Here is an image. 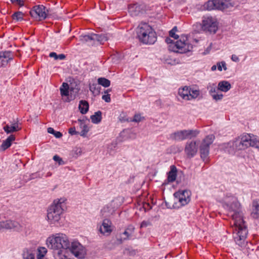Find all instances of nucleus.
Returning a JSON list of instances; mask_svg holds the SVG:
<instances>
[{"instance_id":"nucleus-41","label":"nucleus","mask_w":259,"mask_h":259,"mask_svg":"<svg viewBox=\"0 0 259 259\" xmlns=\"http://www.w3.org/2000/svg\"><path fill=\"white\" fill-rule=\"evenodd\" d=\"M23 259H35L34 254L27 250L23 253Z\"/></svg>"},{"instance_id":"nucleus-3","label":"nucleus","mask_w":259,"mask_h":259,"mask_svg":"<svg viewBox=\"0 0 259 259\" xmlns=\"http://www.w3.org/2000/svg\"><path fill=\"white\" fill-rule=\"evenodd\" d=\"M46 242L48 247L53 250V254L62 251H65L70 246L67 236L63 233L52 235L47 238Z\"/></svg>"},{"instance_id":"nucleus-18","label":"nucleus","mask_w":259,"mask_h":259,"mask_svg":"<svg viewBox=\"0 0 259 259\" xmlns=\"http://www.w3.org/2000/svg\"><path fill=\"white\" fill-rule=\"evenodd\" d=\"M111 224V223L109 220L104 219L102 225L100 227L99 231L100 233L103 234H109L112 231Z\"/></svg>"},{"instance_id":"nucleus-31","label":"nucleus","mask_w":259,"mask_h":259,"mask_svg":"<svg viewBox=\"0 0 259 259\" xmlns=\"http://www.w3.org/2000/svg\"><path fill=\"white\" fill-rule=\"evenodd\" d=\"M93 36L94 38V42L96 41L100 42V44H103L108 39L106 35L104 34L94 33Z\"/></svg>"},{"instance_id":"nucleus-5","label":"nucleus","mask_w":259,"mask_h":259,"mask_svg":"<svg viewBox=\"0 0 259 259\" xmlns=\"http://www.w3.org/2000/svg\"><path fill=\"white\" fill-rule=\"evenodd\" d=\"M61 200H55L48 209L47 218L50 224H54L57 226H61L60 221L61 215L63 211V201Z\"/></svg>"},{"instance_id":"nucleus-38","label":"nucleus","mask_w":259,"mask_h":259,"mask_svg":"<svg viewBox=\"0 0 259 259\" xmlns=\"http://www.w3.org/2000/svg\"><path fill=\"white\" fill-rule=\"evenodd\" d=\"M109 206H106L104 207L102 210H101V213L102 215L104 217H109L111 214H112V212L113 210H112V212L109 211Z\"/></svg>"},{"instance_id":"nucleus-61","label":"nucleus","mask_w":259,"mask_h":259,"mask_svg":"<svg viewBox=\"0 0 259 259\" xmlns=\"http://www.w3.org/2000/svg\"><path fill=\"white\" fill-rule=\"evenodd\" d=\"M165 206L168 208H171L170 205L169 204V203L167 202H165Z\"/></svg>"},{"instance_id":"nucleus-40","label":"nucleus","mask_w":259,"mask_h":259,"mask_svg":"<svg viewBox=\"0 0 259 259\" xmlns=\"http://www.w3.org/2000/svg\"><path fill=\"white\" fill-rule=\"evenodd\" d=\"M178 31L177 26H175L171 30L169 31V35L170 37H172L176 39L179 38V36L178 34H176V32Z\"/></svg>"},{"instance_id":"nucleus-42","label":"nucleus","mask_w":259,"mask_h":259,"mask_svg":"<svg viewBox=\"0 0 259 259\" xmlns=\"http://www.w3.org/2000/svg\"><path fill=\"white\" fill-rule=\"evenodd\" d=\"M216 65L218 69L220 71H222L223 68L224 70H226L227 69L226 63L225 61L218 62Z\"/></svg>"},{"instance_id":"nucleus-8","label":"nucleus","mask_w":259,"mask_h":259,"mask_svg":"<svg viewBox=\"0 0 259 259\" xmlns=\"http://www.w3.org/2000/svg\"><path fill=\"white\" fill-rule=\"evenodd\" d=\"M202 29L210 34H214L218 29V22L214 17L207 16L203 17L202 22Z\"/></svg>"},{"instance_id":"nucleus-22","label":"nucleus","mask_w":259,"mask_h":259,"mask_svg":"<svg viewBox=\"0 0 259 259\" xmlns=\"http://www.w3.org/2000/svg\"><path fill=\"white\" fill-rule=\"evenodd\" d=\"M231 88V84L230 83L226 80L221 81L219 82L218 85V89L219 90L223 92H227Z\"/></svg>"},{"instance_id":"nucleus-7","label":"nucleus","mask_w":259,"mask_h":259,"mask_svg":"<svg viewBox=\"0 0 259 259\" xmlns=\"http://www.w3.org/2000/svg\"><path fill=\"white\" fill-rule=\"evenodd\" d=\"M215 137L213 135H209L202 140L200 146V157L205 163L208 161L210 145L213 143Z\"/></svg>"},{"instance_id":"nucleus-57","label":"nucleus","mask_w":259,"mask_h":259,"mask_svg":"<svg viewBox=\"0 0 259 259\" xmlns=\"http://www.w3.org/2000/svg\"><path fill=\"white\" fill-rule=\"evenodd\" d=\"M42 252L44 253L41 254V256L44 257L45 256V254L47 253V250L46 248L45 247H42Z\"/></svg>"},{"instance_id":"nucleus-9","label":"nucleus","mask_w":259,"mask_h":259,"mask_svg":"<svg viewBox=\"0 0 259 259\" xmlns=\"http://www.w3.org/2000/svg\"><path fill=\"white\" fill-rule=\"evenodd\" d=\"M191 192L188 190H182L176 192L174 196L175 202H179L181 206H183L189 203L191 200Z\"/></svg>"},{"instance_id":"nucleus-37","label":"nucleus","mask_w":259,"mask_h":259,"mask_svg":"<svg viewBox=\"0 0 259 259\" xmlns=\"http://www.w3.org/2000/svg\"><path fill=\"white\" fill-rule=\"evenodd\" d=\"M94 33H91L89 34L81 36V40L82 41L90 42L93 41L94 42V38L93 36Z\"/></svg>"},{"instance_id":"nucleus-34","label":"nucleus","mask_w":259,"mask_h":259,"mask_svg":"<svg viewBox=\"0 0 259 259\" xmlns=\"http://www.w3.org/2000/svg\"><path fill=\"white\" fill-rule=\"evenodd\" d=\"M207 89L209 91V94L212 96V95L217 93V91L219 90L218 89V87H217L215 83H208L207 86Z\"/></svg>"},{"instance_id":"nucleus-44","label":"nucleus","mask_w":259,"mask_h":259,"mask_svg":"<svg viewBox=\"0 0 259 259\" xmlns=\"http://www.w3.org/2000/svg\"><path fill=\"white\" fill-rule=\"evenodd\" d=\"M250 142H254L253 143L256 144L255 145H250L249 146L254 147L255 148H259V140L257 139L256 137L252 135V136L250 135Z\"/></svg>"},{"instance_id":"nucleus-55","label":"nucleus","mask_w":259,"mask_h":259,"mask_svg":"<svg viewBox=\"0 0 259 259\" xmlns=\"http://www.w3.org/2000/svg\"><path fill=\"white\" fill-rule=\"evenodd\" d=\"M49 56L50 57L54 58L55 60H57L58 55L55 52H51L50 53Z\"/></svg>"},{"instance_id":"nucleus-23","label":"nucleus","mask_w":259,"mask_h":259,"mask_svg":"<svg viewBox=\"0 0 259 259\" xmlns=\"http://www.w3.org/2000/svg\"><path fill=\"white\" fill-rule=\"evenodd\" d=\"M190 88L187 86L183 88H180L178 91V94L184 100H189Z\"/></svg>"},{"instance_id":"nucleus-35","label":"nucleus","mask_w":259,"mask_h":259,"mask_svg":"<svg viewBox=\"0 0 259 259\" xmlns=\"http://www.w3.org/2000/svg\"><path fill=\"white\" fill-rule=\"evenodd\" d=\"M24 14L22 12L18 11L14 13L12 17L13 19L16 20L17 21H21L23 20Z\"/></svg>"},{"instance_id":"nucleus-51","label":"nucleus","mask_w":259,"mask_h":259,"mask_svg":"<svg viewBox=\"0 0 259 259\" xmlns=\"http://www.w3.org/2000/svg\"><path fill=\"white\" fill-rule=\"evenodd\" d=\"M143 208L144 209L145 211H146L147 210L151 209V206L148 203H144L143 204Z\"/></svg>"},{"instance_id":"nucleus-16","label":"nucleus","mask_w":259,"mask_h":259,"mask_svg":"<svg viewBox=\"0 0 259 259\" xmlns=\"http://www.w3.org/2000/svg\"><path fill=\"white\" fill-rule=\"evenodd\" d=\"M236 7V3L232 0H220L219 9L223 12L232 11Z\"/></svg>"},{"instance_id":"nucleus-49","label":"nucleus","mask_w":259,"mask_h":259,"mask_svg":"<svg viewBox=\"0 0 259 259\" xmlns=\"http://www.w3.org/2000/svg\"><path fill=\"white\" fill-rule=\"evenodd\" d=\"M102 98L107 103H109L111 101L110 95L109 94L103 95Z\"/></svg>"},{"instance_id":"nucleus-26","label":"nucleus","mask_w":259,"mask_h":259,"mask_svg":"<svg viewBox=\"0 0 259 259\" xmlns=\"http://www.w3.org/2000/svg\"><path fill=\"white\" fill-rule=\"evenodd\" d=\"M128 12L133 16H138L141 13V7L137 4L130 6L128 7Z\"/></svg>"},{"instance_id":"nucleus-19","label":"nucleus","mask_w":259,"mask_h":259,"mask_svg":"<svg viewBox=\"0 0 259 259\" xmlns=\"http://www.w3.org/2000/svg\"><path fill=\"white\" fill-rule=\"evenodd\" d=\"M220 0H208L204 4V8L208 11L220 10Z\"/></svg>"},{"instance_id":"nucleus-12","label":"nucleus","mask_w":259,"mask_h":259,"mask_svg":"<svg viewBox=\"0 0 259 259\" xmlns=\"http://www.w3.org/2000/svg\"><path fill=\"white\" fill-rule=\"evenodd\" d=\"M68 249L75 257L79 259L84 258L86 254L85 250L79 242H72Z\"/></svg>"},{"instance_id":"nucleus-29","label":"nucleus","mask_w":259,"mask_h":259,"mask_svg":"<svg viewBox=\"0 0 259 259\" xmlns=\"http://www.w3.org/2000/svg\"><path fill=\"white\" fill-rule=\"evenodd\" d=\"M251 214L254 219L259 217V203L257 201H253L252 202V211Z\"/></svg>"},{"instance_id":"nucleus-17","label":"nucleus","mask_w":259,"mask_h":259,"mask_svg":"<svg viewBox=\"0 0 259 259\" xmlns=\"http://www.w3.org/2000/svg\"><path fill=\"white\" fill-rule=\"evenodd\" d=\"M3 129L7 134H9L20 131L21 127L19 126L18 121L14 120L13 122H10V124L8 123L4 126Z\"/></svg>"},{"instance_id":"nucleus-2","label":"nucleus","mask_w":259,"mask_h":259,"mask_svg":"<svg viewBox=\"0 0 259 259\" xmlns=\"http://www.w3.org/2000/svg\"><path fill=\"white\" fill-rule=\"evenodd\" d=\"M250 142V134H245L236 138L234 141H230L220 145L221 150L229 154L234 155L237 151L245 150L250 145L256 144Z\"/></svg>"},{"instance_id":"nucleus-60","label":"nucleus","mask_w":259,"mask_h":259,"mask_svg":"<svg viewBox=\"0 0 259 259\" xmlns=\"http://www.w3.org/2000/svg\"><path fill=\"white\" fill-rule=\"evenodd\" d=\"M11 2L12 3H14L15 2H17V3H19V4H20V2H21V0H11Z\"/></svg>"},{"instance_id":"nucleus-56","label":"nucleus","mask_w":259,"mask_h":259,"mask_svg":"<svg viewBox=\"0 0 259 259\" xmlns=\"http://www.w3.org/2000/svg\"><path fill=\"white\" fill-rule=\"evenodd\" d=\"M47 131L49 133L53 134V135H54V134L55 133V132L56 131L52 127L48 128Z\"/></svg>"},{"instance_id":"nucleus-4","label":"nucleus","mask_w":259,"mask_h":259,"mask_svg":"<svg viewBox=\"0 0 259 259\" xmlns=\"http://www.w3.org/2000/svg\"><path fill=\"white\" fill-rule=\"evenodd\" d=\"M139 41L144 44L152 45L155 42L157 36L153 28L146 23H141L136 29Z\"/></svg>"},{"instance_id":"nucleus-43","label":"nucleus","mask_w":259,"mask_h":259,"mask_svg":"<svg viewBox=\"0 0 259 259\" xmlns=\"http://www.w3.org/2000/svg\"><path fill=\"white\" fill-rule=\"evenodd\" d=\"M117 146L116 143H113L111 144L110 146L108 147V152L110 155H113L115 153L114 150L113 148H115Z\"/></svg>"},{"instance_id":"nucleus-53","label":"nucleus","mask_w":259,"mask_h":259,"mask_svg":"<svg viewBox=\"0 0 259 259\" xmlns=\"http://www.w3.org/2000/svg\"><path fill=\"white\" fill-rule=\"evenodd\" d=\"M54 135L57 138H60L62 137V134L61 132L58 131H55Z\"/></svg>"},{"instance_id":"nucleus-52","label":"nucleus","mask_w":259,"mask_h":259,"mask_svg":"<svg viewBox=\"0 0 259 259\" xmlns=\"http://www.w3.org/2000/svg\"><path fill=\"white\" fill-rule=\"evenodd\" d=\"M231 59L233 61L237 62L239 61L238 57L236 55H232L231 56Z\"/></svg>"},{"instance_id":"nucleus-15","label":"nucleus","mask_w":259,"mask_h":259,"mask_svg":"<svg viewBox=\"0 0 259 259\" xmlns=\"http://www.w3.org/2000/svg\"><path fill=\"white\" fill-rule=\"evenodd\" d=\"M13 58L14 55L11 51L0 52V67L6 66Z\"/></svg>"},{"instance_id":"nucleus-46","label":"nucleus","mask_w":259,"mask_h":259,"mask_svg":"<svg viewBox=\"0 0 259 259\" xmlns=\"http://www.w3.org/2000/svg\"><path fill=\"white\" fill-rule=\"evenodd\" d=\"M211 97L214 100L218 101L221 100L223 99V95L222 94H218L215 93L212 95Z\"/></svg>"},{"instance_id":"nucleus-13","label":"nucleus","mask_w":259,"mask_h":259,"mask_svg":"<svg viewBox=\"0 0 259 259\" xmlns=\"http://www.w3.org/2000/svg\"><path fill=\"white\" fill-rule=\"evenodd\" d=\"M79 89L78 87L73 88L72 87H69V84L66 82H63L60 88V94L62 97H66V99L64 100L65 102H69L70 100L68 96H69V91L71 94L74 93L77 94L79 92Z\"/></svg>"},{"instance_id":"nucleus-24","label":"nucleus","mask_w":259,"mask_h":259,"mask_svg":"<svg viewBox=\"0 0 259 259\" xmlns=\"http://www.w3.org/2000/svg\"><path fill=\"white\" fill-rule=\"evenodd\" d=\"M170 168V170L167 173V181L168 182L171 183L174 182L176 179L177 169L174 165H171Z\"/></svg>"},{"instance_id":"nucleus-59","label":"nucleus","mask_w":259,"mask_h":259,"mask_svg":"<svg viewBox=\"0 0 259 259\" xmlns=\"http://www.w3.org/2000/svg\"><path fill=\"white\" fill-rule=\"evenodd\" d=\"M111 89H108V90H105L104 93L105 94V95H107V94H109L108 93L109 92H111Z\"/></svg>"},{"instance_id":"nucleus-45","label":"nucleus","mask_w":259,"mask_h":259,"mask_svg":"<svg viewBox=\"0 0 259 259\" xmlns=\"http://www.w3.org/2000/svg\"><path fill=\"white\" fill-rule=\"evenodd\" d=\"M53 159L54 161L57 162L59 165H63L65 164V162L63 159L57 155L54 156Z\"/></svg>"},{"instance_id":"nucleus-30","label":"nucleus","mask_w":259,"mask_h":259,"mask_svg":"<svg viewBox=\"0 0 259 259\" xmlns=\"http://www.w3.org/2000/svg\"><path fill=\"white\" fill-rule=\"evenodd\" d=\"M102 118V112L101 111H98L94 115L91 116L92 122L95 124L99 123L101 121Z\"/></svg>"},{"instance_id":"nucleus-11","label":"nucleus","mask_w":259,"mask_h":259,"mask_svg":"<svg viewBox=\"0 0 259 259\" xmlns=\"http://www.w3.org/2000/svg\"><path fill=\"white\" fill-rule=\"evenodd\" d=\"M22 229V226L17 221L11 220L0 221V232H3L4 230H13L20 232Z\"/></svg>"},{"instance_id":"nucleus-54","label":"nucleus","mask_w":259,"mask_h":259,"mask_svg":"<svg viewBox=\"0 0 259 259\" xmlns=\"http://www.w3.org/2000/svg\"><path fill=\"white\" fill-rule=\"evenodd\" d=\"M65 58H66V56H65V55L64 54H61L58 55V56H57V60L59 59V60H63Z\"/></svg>"},{"instance_id":"nucleus-28","label":"nucleus","mask_w":259,"mask_h":259,"mask_svg":"<svg viewBox=\"0 0 259 259\" xmlns=\"http://www.w3.org/2000/svg\"><path fill=\"white\" fill-rule=\"evenodd\" d=\"M135 231V227L134 226L131 225L128 226V227L125 229L124 232L122 233L123 235L125 236L124 237H123V240H126L130 238L132 236V234L134 233Z\"/></svg>"},{"instance_id":"nucleus-25","label":"nucleus","mask_w":259,"mask_h":259,"mask_svg":"<svg viewBox=\"0 0 259 259\" xmlns=\"http://www.w3.org/2000/svg\"><path fill=\"white\" fill-rule=\"evenodd\" d=\"M85 120L83 119H78L77 120L78 123L79 124L80 128H82L80 132V135L82 137H85L87 133H88L89 129L87 125L85 123Z\"/></svg>"},{"instance_id":"nucleus-10","label":"nucleus","mask_w":259,"mask_h":259,"mask_svg":"<svg viewBox=\"0 0 259 259\" xmlns=\"http://www.w3.org/2000/svg\"><path fill=\"white\" fill-rule=\"evenodd\" d=\"M30 16L36 19L42 20L46 19L49 15V10L43 5L34 6L30 11Z\"/></svg>"},{"instance_id":"nucleus-6","label":"nucleus","mask_w":259,"mask_h":259,"mask_svg":"<svg viewBox=\"0 0 259 259\" xmlns=\"http://www.w3.org/2000/svg\"><path fill=\"white\" fill-rule=\"evenodd\" d=\"M165 41L167 44L174 45L173 51L181 54L190 52L193 48V46L188 42L187 38L185 36H182L175 43H173V40L169 37H166Z\"/></svg>"},{"instance_id":"nucleus-14","label":"nucleus","mask_w":259,"mask_h":259,"mask_svg":"<svg viewBox=\"0 0 259 259\" xmlns=\"http://www.w3.org/2000/svg\"><path fill=\"white\" fill-rule=\"evenodd\" d=\"M198 151V145L194 141H188L185 145V152L189 158L193 157Z\"/></svg>"},{"instance_id":"nucleus-1","label":"nucleus","mask_w":259,"mask_h":259,"mask_svg":"<svg viewBox=\"0 0 259 259\" xmlns=\"http://www.w3.org/2000/svg\"><path fill=\"white\" fill-rule=\"evenodd\" d=\"M223 207L233 220V225L235 227V232L233 229L235 242L240 247L244 246L248 231L244 225L240 203L236 197L227 195Z\"/></svg>"},{"instance_id":"nucleus-36","label":"nucleus","mask_w":259,"mask_h":259,"mask_svg":"<svg viewBox=\"0 0 259 259\" xmlns=\"http://www.w3.org/2000/svg\"><path fill=\"white\" fill-rule=\"evenodd\" d=\"M190 96L189 98V100H191L192 99H195L200 94V92L198 90H192L191 88H190Z\"/></svg>"},{"instance_id":"nucleus-58","label":"nucleus","mask_w":259,"mask_h":259,"mask_svg":"<svg viewBox=\"0 0 259 259\" xmlns=\"http://www.w3.org/2000/svg\"><path fill=\"white\" fill-rule=\"evenodd\" d=\"M217 65H213V66L211 67V70L212 71H215V70L217 69Z\"/></svg>"},{"instance_id":"nucleus-39","label":"nucleus","mask_w":259,"mask_h":259,"mask_svg":"<svg viewBox=\"0 0 259 259\" xmlns=\"http://www.w3.org/2000/svg\"><path fill=\"white\" fill-rule=\"evenodd\" d=\"M100 89L101 87L99 85L96 83H93L90 86V90L93 93H96L97 94H99Z\"/></svg>"},{"instance_id":"nucleus-20","label":"nucleus","mask_w":259,"mask_h":259,"mask_svg":"<svg viewBox=\"0 0 259 259\" xmlns=\"http://www.w3.org/2000/svg\"><path fill=\"white\" fill-rule=\"evenodd\" d=\"M169 138L171 140L180 141L186 139L185 130L178 131L174 132L169 135Z\"/></svg>"},{"instance_id":"nucleus-50","label":"nucleus","mask_w":259,"mask_h":259,"mask_svg":"<svg viewBox=\"0 0 259 259\" xmlns=\"http://www.w3.org/2000/svg\"><path fill=\"white\" fill-rule=\"evenodd\" d=\"M68 133L71 135H75L78 134V132L76 131L75 127H70V128H69Z\"/></svg>"},{"instance_id":"nucleus-32","label":"nucleus","mask_w":259,"mask_h":259,"mask_svg":"<svg viewBox=\"0 0 259 259\" xmlns=\"http://www.w3.org/2000/svg\"><path fill=\"white\" fill-rule=\"evenodd\" d=\"M185 130L186 137L187 139H191L192 138H195L197 137V136L199 134L200 132L197 130Z\"/></svg>"},{"instance_id":"nucleus-27","label":"nucleus","mask_w":259,"mask_h":259,"mask_svg":"<svg viewBox=\"0 0 259 259\" xmlns=\"http://www.w3.org/2000/svg\"><path fill=\"white\" fill-rule=\"evenodd\" d=\"M78 108L81 113L82 114H86L89 111V108L88 102L85 100H80L79 101Z\"/></svg>"},{"instance_id":"nucleus-33","label":"nucleus","mask_w":259,"mask_h":259,"mask_svg":"<svg viewBox=\"0 0 259 259\" xmlns=\"http://www.w3.org/2000/svg\"><path fill=\"white\" fill-rule=\"evenodd\" d=\"M98 83L104 88H107L110 85L111 82L105 77H99L98 79Z\"/></svg>"},{"instance_id":"nucleus-48","label":"nucleus","mask_w":259,"mask_h":259,"mask_svg":"<svg viewBox=\"0 0 259 259\" xmlns=\"http://www.w3.org/2000/svg\"><path fill=\"white\" fill-rule=\"evenodd\" d=\"M151 225L149 221H143L141 224V228H145Z\"/></svg>"},{"instance_id":"nucleus-47","label":"nucleus","mask_w":259,"mask_h":259,"mask_svg":"<svg viewBox=\"0 0 259 259\" xmlns=\"http://www.w3.org/2000/svg\"><path fill=\"white\" fill-rule=\"evenodd\" d=\"M142 117L140 114H136L134 115L133 118L131 119V121L135 122H139L141 121Z\"/></svg>"},{"instance_id":"nucleus-21","label":"nucleus","mask_w":259,"mask_h":259,"mask_svg":"<svg viewBox=\"0 0 259 259\" xmlns=\"http://www.w3.org/2000/svg\"><path fill=\"white\" fill-rule=\"evenodd\" d=\"M15 140V137L13 135L9 136L6 140H4L1 146V149L3 151L6 150L9 148L11 145L12 142Z\"/></svg>"}]
</instances>
